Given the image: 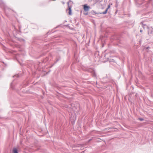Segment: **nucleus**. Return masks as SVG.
<instances>
[{"label": "nucleus", "mask_w": 153, "mask_h": 153, "mask_svg": "<svg viewBox=\"0 0 153 153\" xmlns=\"http://www.w3.org/2000/svg\"><path fill=\"white\" fill-rule=\"evenodd\" d=\"M18 76H19L18 75H16L14 76H13V77H18Z\"/></svg>", "instance_id": "obj_14"}, {"label": "nucleus", "mask_w": 153, "mask_h": 153, "mask_svg": "<svg viewBox=\"0 0 153 153\" xmlns=\"http://www.w3.org/2000/svg\"><path fill=\"white\" fill-rule=\"evenodd\" d=\"M120 17H123V16H120Z\"/></svg>", "instance_id": "obj_20"}, {"label": "nucleus", "mask_w": 153, "mask_h": 153, "mask_svg": "<svg viewBox=\"0 0 153 153\" xmlns=\"http://www.w3.org/2000/svg\"><path fill=\"white\" fill-rule=\"evenodd\" d=\"M96 84H97V82H96Z\"/></svg>", "instance_id": "obj_21"}, {"label": "nucleus", "mask_w": 153, "mask_h": 153, "mask_svg": "<svg viewBox=\"0 0 153 153\" xmlns=\"http://www.w3.org/2000/svg\"><path fill=\"white\" fill-rule=\"evenodd\" d=\"M108 10H105V11H104V12H103L102 13H100L99 14H105L107 12Z\"/></svg>", "instance_id": "obj_8"}, {"label": "nucleus", "mask_w": 153, "mask_h": 153, "mask_svg": "<svg viewBox=\"0 0 153 153\" xmlns=\"http://www.w3.org/2000/svg\"><path fill=\"white\" fill-rule=\"evenodd\" d=\"M92 140V139H89L88 140V142H89L90 141H91Z\"/></svg>", "instance_id": "obj_15"}, {"label": "nucleus", "mask_w": 153, "mask_h": 153, "mask_svg": "<svg viewBox=\"0 0 153 153\" xmlns=\"http://www.w3.org/2000/svg\"><path fill=\"white\" fill-rule=\"evenodd\" d=\"M142 30L141 29L140 30V32L141 33L142 32Z\"/></svg>", "instance_id": "obj_16"}, {"label": "nucleus", "mask_w": 153, "mask_h": 153, "mask_svg": "<svg viewBox=\"0 0 153 153\" xmlns=\"http://www.w3.org/2000/svg\"><path fill=\"white\" fill-rule=\"evenodd\" d=\"M13 82H12L10 84V87L14 89V88L13 86Z\"/></svg>", "instance_id": "obj_10"}, {"label": "nucleus", "mask_w": 153, "mask_h": 153, "mask_svg": "<svg viewBox=\"0 0 153 153\" xmlns=\"http://www.w3.org/2000/svg\"><path fill=\"white\" fill-rule=\"evenodd\" d=\"M113 82V81L112 80H110L108 82H104L103 83H111Z\"/></svg>", "instance_id": "obj_9"}, {"label": "nucleus", "mask_w": 153, "mask_h": 153, "mask_svg": "<svg viewBox=\"0 0 153 153\" xmlns=\"http://www.w3.org/2000/svg\"><path fill=\"white\" fill-rule=\"evenodd\" d=\"M13 153H18L17 150L16 148H13Z\"/></svg>", "instance_id": "obj_7"}, {"label": "nucleus", "mask_w": 153, "mask_h": 153, "mask_svg": "<svg viewBox=\"0 0 153 153\" xmlns=\"http://www.w3.org/2000/svg\"><path fill=\"white\" fill-rule=\"evenodd\" d=\"M118 12V13L120 15H125L126 16H130L129 14H126L124 13V10H116V11L115 12V13H117Z\"/></svg>", "instance_id": "obj_2"}, {"label": "nucleus", "mask_w": 153, "mask_h": 153, "mask_svg": "<svg viewBox=\"0 0 153 153\" xmlns=\"http://www.w3.org/2000/svg\"><path fill=\"white\" fill-rule=\"evenodd\" d=\"M61 59V57L60 56H57L56 58V60L55 62V64L59 60Z\"/></svg>", "instance_id": "obj_6"}, {"label": "nucleus", "mask_w": 153, "mask_h": 153, "mask_svg": "<svg viewBox=\"0 0 153 153\" xmlns=\"http://www.w3.org/2000/svg\"><path fill=\"white\" fill-rule=\"evenodd\" d=\"M73 4L71 2H69L68 3V9L69 10H71V6H72V4Z\"/></svg>", "instance_id": "obj_4"}, {"label": "nucleus", "mask_w": 153, "mask_h": 153, "mask_svg": "<svg viewBox=\"0 0 153 153\" xmlns=\"http://www.w3.org/2000/svg\"><path fill=\"white\" fill-rule=\"evenodd\" d=\"M59 27V26H57L55 28H56L57 27Z\"/></svg>", "instance_id": "obj_17"}, {"label": "nucleus", "mask_w": 153, "mask_h": 153, "mask_svg": "<svg viewBox=\"0 0 153 153\" xmlns=\"http://www.w3.org/2000/svg\"><path fill=\"white\" fill-rule=\"evenodd\" d=\"M89 10H81V13H83L85 15H88V16L92 17V15L99 14V13L95 12L94 10H92L91 12H89Z\"/></svg>", "instance_id": "obj_1"}, {"label": "nucleus", "mask_w": 153, "mask_h": 153, "mask_svg": "<svg viewBox=\"0 0 153 153\" xmlns=\"http://www.w3.org/2000/svg\"><path fill=\"white\" fill-rule=\"evenodd\" d=\"M91 72L92 73V74L93 76L95 78L97 79V76L95 71L93 70H92Z\"/></svg>", "instance_id": "obj_3"}, {"label": "nucleus", "mask_w": 153, "mask_h": 153, "mask_svg": "<svg viewBox=\"0 0 153 153\" xmlns=\"http://www.w3.org/2000/svg\"><path fill=\"white\" fill-rule=\"evenodd\" d=\"M149 48H150V47H145V48H144L146 50L149 49Z\"/></svg>", "instance_id": "obj_13"}, {"label": "nucleus", "mask_w": 153, "mask_h": 153, "mask_svg": "<svg viewBox=\"0 0 153 153\" xmlns=\"http://www.w3.org/2000/svg\"><path fill=\"white\" fill-rule=\"evenodd\" d=\"M84 10H88L90 9V7L85 4L84 5Z\"/></svg>", "instance_id": "obj_5"}, {"label": "nucleus", "mask_w": 153, "mask_h": 153, "mask_svg": "<svg viewBox=\"0 0 153 153\" xmlns=\"http://www.w3.org/2000/svg\"><path fill=\"white\" fill-rule=\"evenodd\" d=\"M111 85V84H110L108 85Z\"/></svg>", "instance_id": "obj_19"}, {"label": "nucleus", "mask_w": 153, "mask_h": 153, "mask_svg": "<svg viewBox=\"0 0 153 153\" xmlns=\"http://www.w3.org/2000/svg\"><path fill=\"white\" fill-rule=\"evenodd\" d=\"M22 40H23V41H25V40L24 39H22Z\"/></svg>", "instance_id": "obj_18"}, {"label": "nucleus", "mask_w": 153, "mask_h": 153, "mask_svg": "<svg viewBox=\"0 0 153 153\" xmlns=\"http://www.w3.org/2000/svg\"><path fill=\"white\" fill-rule=\"evenodd\" d=\"M72 10H69L68 14L69 15H72Z\"/></svg>", "instance_id": "obj_11"}, {"label": "nucleus", "mask_w": 153, "mask_h": 153, "mask_svg": "<svg viewBox=\"0 0 153 153\" xmlns=\"http://www.w3.org/2000/svg\"><path fill=\"white\" fill-rule=\"evenodd\" d=\"M138 120L141 121H143L144 120V119L141 118H139Z\"/></svg>", "instance_id": "obj_12"}]
</instances>
